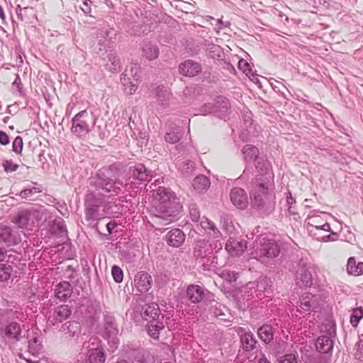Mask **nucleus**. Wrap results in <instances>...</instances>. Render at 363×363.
<instances>
[{"label": "nucleus", "instance_id": "nucleus-1", "mask_svg": "<svg viewBox=\"0 0 363 363\" xmlns=\"http://www.w3.org/2000/svg\"><path fill=\"white\" fill-rule=\"evenodd\" d=\"M104 169L107 172L108 175L102 171L96 173L95 176L89 179L90 186L101 189V191L113 196L123 193L127 184L119 178L123 172V166L120 163H113Z\"/></svg>", "mask_w": 363, "mask_h": 363}, {"label": "nucleus", "instance_id": "nucleus-2", "mask_svg": "<svg viewBox=\"0 0 363 363\" xmlns=\"http://www.w3.org/2000/svg\"><path fill=\"white\" fill-rule=\"evenodd\" d=\"M154 216L162 225L172 222L182 208L169 188L160 186L154 194Z\"/></svg>", "mask_w": 363, "mask_h": 363}, {"label": "nucleus", "instance_id": "nucleus-3", "mask_svg": "<svg viewBox=\"0 0 363 363\" xmlns=\"http://www.w3.org/2000/svg\"><path fill=\"white\" fill-rule=\"evenodd\" d=\"M250 195L252 207L262 216H266L274 212L276 206L274 184L271 178L260 183H250Z\"/></svg>", "mask_w": 363, "mask_h": 363}, {"label": "nucleus", "instance_id": "nucleus-4", "mask_svg": "<svg viewBox=\"0 0 363 363\" xmlns=\"http://www.w3.org/2000/svg\"><path fill=\"white\" fill-rule=\"evenodd\" d=\"M318 211H311L308 216V230L315 237V238L321 242L335 241L337 239V234L331 231V228L328 222L322 223V218L317 213Z\"/></svg>", "mask_w": 363, "mask_h": 363}, {"label": "nucleus", "instance_id": "nucleus-5", "mask_svg": "<svg viewBox=\"0 0 363 363\" xmlns=\"http://www.w3.org/2000/svg\"><path fill=\"white\" fill-rule=\"evenodd\" d=\"M96 118L91 112L83 110L77 113L72 120V133L77 137L84 138L94 128Z\"/></svg>", "mask_w": 363, "mask_h": 363}, {"label": "nucleus", "instance_id": "nucleus-6", "mask_svg": "<svg viewBox=\"0 0 363 363\" xmlns=\"http://www.w3.org/2000/svg\"><path fill=\"white\" fill-rule=\"evenodd\" d=\"M194 257L201 263L204 270H212L216 268L218 257L211 255L208 248V242L205 239H199L195 241L194 250Z\"/></svg>", "mask_w": 363, "mask_h": 363}, {"label": "nucleus", "instance_id": "nucleus-7", "mask_svg": "<svg viewBox=\"0 0 363 363\" xmlns=\"http://www.w3.org/2000/svg\"><path fill=\"white\" fill-rule=\"evenodd\" d=\"M113 30L108 28H100L94 30L91 33L93 35L91 48L96 53L106 52L108 48H112L114 42L112 40V33Z\"/></svg>", "mask_w": 363, "mask_h": 363}, {"label": "nucleus", "instance_id": "nucleus-8", "mask_svg": "<svg viewBox=\"0 0 363 363\" xmlns=\"http://www.w3.org/2000/svg\"><path fill=\"white\" fill-rule=\"evenodd\" d=\"M281 252L280 245L274 240L263 238L259 241V246L255 250L257 259L264 262L266 259H274Z\"/></svg>", "mask_w": 363, "mask_h": 363}, {"label": "nucleus", "instance_id": "nucleus-9", "mask_svg": "<svg viewBox=\"0 0 363 363\" xmlns=\"http://www.w3.org/2000/svg\"><path fill=\"white\" fill-rule=\"evenodd\" d=\"M311 264L303 258L294 266L295 282L300 288H307L313 284V275L311 274Z\"/></svg>", "mask_w": 363, "mask_h": 363}, {"label": "nucleus", "instance_id": "nucleus-10", "mask_svg": "<svg viewBox=\"0 0 363 363\" xmlns=\"http://www.w3.org/2000/svg\"><path fill=\"white\" fill-rule=\"evenodd\" d=\"M118 335V329L115 319L111 316H107L105 319L102 336L106 340H107L112 351H114L118 348L119 344Z\"/></svg>", "mask_w": 363, "mask_h": 363}, {"label": "nucleus", "instance_id": "nucleus-11", "mask_svg": "<svg viewBox=\"0 0 363 363\" xmlns=\"http://www.w3.org/2000/svg\"><path fill=\"white\" fill-rule=\"evenodd\" d=\"M255 167L259 174L253 178L250 183L258 184L260 182L263 183L264 180L268 179L269 177L272 179V184H274V176L271 169V164L267 159L259 157L258 160H256Z\"/></svg>", "mask_w": 363, "mask_h": 363}, {"label": "nucleus", "instance_id": "nucleus-12", "mask_svg": "<svg viewBox=\"0 0 363 363\" xmlns=\"http://www.w3.org/2000/svg\"><path fill=\"white\" fill-rule=\"evenodd\" d=\"M208 291L203 287L196 285H189L186 291V297L191 303L198 304L201 303L208 295Z\"/></svg>", "mask_w": 363, "mask_h": 363}, {"label": "nucleus", "instance_id": "nucleus-13", "mask_svg": "<svg viewBox=\"0 0 363 363\" xmlns=\"http://www.w3.org/2000/svg\"><path fill=\"white\" fill-rule=\"evenodd\" d=\"M154 94L155 99L154 103L157 109H164L169 106L171 93L167 87L164 85L157 86L154 91Z\"/></svg>", "mask_w": 363, "mask_h": 363}, {"label": "nucleus", "instance_id": "nucleus-14", "mask_svg": "<svg viewBox=\"0 0 363 363\" xmlns=\"http://www.w3.org/2000/svg\"><path fill=\"white\" fill-rule=\"evenodd\" d=\"M299 302L300 312L310 313L315 311L319 306L318 297L311 293L303 294L299 298Z\"/></svg>", "mask_w": 363, "mask_h": 363}, {"label": "nucleus", "instance_id": "nucleus-15", "mask_svg": "<svg viewBox=\"0 0 363 363\" xmlns=\"http://www.w3.org/2000/svg\"><path fill=\"white\" fill-rule=\"evenodd\" d=\"M230 198L233 204L239 209H245L248 206L247 194L242 188H233L230 191Z\"/></svg>", "mask_w": 363, "mask_h": 363}, {"label": "nucleus", "instance_id": "nucleus-16", "mask_svg": "<svg viewBox=\"0 0 363 363\" xmlns=\"http://www.w3.org/2000/svg\"><path fill=\"white\" fill-rule=\"evenodd\" d=\"M152 280L151 276L146 272H138L134 278V285L138 291L146 293L151 288Z\"/></svg>", "mask_w": 363, "mask_h": 363}, {"label": "nucleus", "instance_id": "nucleus-17", "mask_svg": "<svg viewBox=\"0 0 363 363\" xmlns=\"http://www.w3.org/2000/svg\"><path fill=\"white\" fill-rule=\"evenodd\" d=\"M245 289L254 290L257 299H261L262 296H268L272 292L271 286H269L265 279H261L257 283L255 281L247 283L245 285Z\"/></svg>", "mask_w": 363, "mask_h": 363}, {"label": "nucleus", "instance_id": "nucleus-18", "mask_svg": "<svg viewBox=\"0 0 363 363\" xmlns=\"http://www.w3.org/2000/svg\"><path fill=\"white\" fill-rule=\"evenodd\" d=\"M72 313L70 307L68 305H61L55 308L54 311L48 318V322L52 325L62 323L68 318Z\"/></svg>", "mask_w": 363, "mask_h": 363}, {"label": "nucleus", "instance_id": "nucleus-19", "mask_svg": "<svg viewBox=\"0 0 363 363\" xmlns=\"http://www.w3.org/2000/svg\"><path fill=\"white\" fill-rule=\"evenodd\" d=\"M130 172L132 173L134 179L141 182L150 181L152 177V171L148 169L141 163L130 167Z\"/></svg>", "mask_w": 363, "mask_h": 363}, {"label": "nucleus", "instance_id": "nucleus-20", "mask_svg": "<svg viewBox=\"0 0 363 363\" xmlns=\"http://www.w3.org/2000/svg\"><path fill=\"white\" fill-rule=\"evenodd\" d=\"M21 241L20 238L13 233L11 228L7 225H0V243H6L7 245H14Z\"/></svg>", "mask_w": 363, "mask_h": 363}, {"label": "nucleus", "instance_id": "nucleus-21", "mask_svg": "<svg viewBox=\"0 0 363 363\" xmlns=\"http://www.w3.org/2000/svg\"><path fill=\"white\" fill-rule=\"evenodd\" d=\"M179 72L186 77H194L201 72V67L199 63L191 60H187L179 65Z\"/></svg>", "mask_w": 363, "mask_h": 363}, {"label": "nucleus", "instance_id": "nucleus-22", "mask_svg": "<svg viewBox=\"0 0 363 363\" xmlns=\"http://www.w3.org/2000/svg\"><path fill=\"white\" fill-rule=\"evenodd\" d=\"M186 236L184 232L179 228L169 230L166 235V241L169 246L179 247L184 242Z\"/></svg>", "mask_w": 363, "mask_h": 363}, {"label": "nucleus", "instance_id": "nucleus-23", "mask_svg": "<svg viewBox=\"0 0 363 363\" xmlns=\"http://www.w3.org/2000/svg\"><path fill=\"white\" fill-rule=\"evenodd\" d=\"M141 315L148 322L158 320L160 315L159 306L155 303L145 304L142 308Z\"/></svg>", "mask_w": 363, "mask_h": 363}, {"label": "nucleus", "instance_id": "nucleus-24", "mask_svg": "<svg viewBox=\"0 0 363 363\" xmlns=\"http://www.w3.org/2000/svg\"><path fill=\"white\" fill-rule=\"evenodd\" d=\"M21 331V325L16 321H11L5 327L4 333L7 339L18 342L22 337Z\"/></svg>", "mask_w": 363, "mask_h": 363}, {"label": "nucleus", "instance_id": "nucleus-25", "mask_svg": "<svg viewBox=\"0 0 363 363\" xmlns=\"http://www.w3.org/2000/svg\"><path fill=\"white\" fill-rule=\"evenodd\" d=\"M50 233L53 235L61 238V241L62 242H65V240L68 238V232L65 223V220L61 218L55 219L52 221V224L50 226Z\"/></svg>", "mask_w": 363, "mask_h": 363}, {"label": "nucleus", "instance_id": "nucleus-26", "mask_svg": "<svg viewBox=\"0 0 363 363\" xmlns=\"http://www.w3.org/2000/svg\"><path fill=\"white\" fill-rule=\"evenodd\" d=\"M72 292L73 288L70 283L62 281L55 286V296L57 299L65 301L72 296Z\"/></svg>", "mask_w": 363, "mask_h": 363}, {"label": "nucleus", "instance_id": "nucleus-27", "mask_svg": "<svg viewBox=\"0 0 363 363\" xmlns=\"http://www.w3.org/2000/svg\"><path fill=\"white\" fill-rule=\"evenodd\" d=\"M94 189V190L88 189L85 196L84 204L102 206L104 202L105 195L100 192L101 189Z\"/></svg>", "mask_w": 363, "mask_h": 363}, {"label": "nucleus", "instance_id": "nucleus-28", "mask_svg": "<svg viewBox=\"0 0 363 363\" xmlns=\"http://www.w3.org/2000/svg\"><path fill=\"white\" fill-rule=\"evenodd\" d=\"M106 359L105 351L102 347L91 348L86 357L85 363H104Z\"/></svg>", "mask_w": 363, "mask_h": 363}, {"label": "nucleus", "instance_id": "nucleus-29", "mask_svg": "<svg viewBox=\"0 0 363 363\" xmlns=\"http://www.w3.org/2000/svg\"><path fill=\"white\" fill-rule=\"evenodd\" d=\"M247 249L245 240H229L225 245V250L232 256H239Z\"/></svg>", "mask_w": 363, "mask_h": 363}, {"label": "nucleus", "instance_id": "nucleus-30", "mask_svg": "<svg viewBox=\"0 0 363 363\" xmlns=\"http://www.w3.org/2000/svg\"><path fill=\"white\" fill-rule=\"evenodd\" d=\"M333 341L329 335H322L315 342L316 350L318 352L328 354L333 350Z\"/></svg>", "mask_w": 363, "mask_h": 363}, {"label": "nucleus", "instance_id": "nucleus-31", "mask_svg": "<svg viewBox=\"0 0 363 363\" xmlns=\"http://www.w3.org/2000/svg\"><path fill=\"white\" fill-rule=\"evenodd\" d=\"M200 225L203 229L205 233L214 238H218L222 235L216 225L205 216L201 218Z\"/></svg>", "mask_w": 363, "mask_h": 363}, {"label": "nucleus", "instance_id": "nucleus-32", "mask_svg": "<svg viewBox=\"0 0 363 363\" xmlns=\"http://www.w3.org/2000/svg\"><path fill=\"white\" fill-rule=\"evenodd\" d=\"M242 349L245 352H251L256 348L257 340L251 332H246L240 335Z\"/></svg>", "mask_w": 363, "mask_h": 363}, {"label": "nucleus", "instance_id": "nucleus-33", "mask_svg": "<svg viewBox=\"0 0 363 363\" xmlns=\"http://www.w3.org/2000/svg\"><path fill=\"white\" fill-rule=\"evenodd\" d=\"M99 206L84 204L85 219L89 225L101 219Z\"/></svg>", "mask_w": 363, "mask_h": 363}, {"label": "nucleus", "instance_id": "nucleus-34", "mask_svg": "<svg viewBox=\"0 0 363 363\" xmlns=\"http://www.w3.org/2000/svg\"><path fill=\"white\" fill-rule=\"evenodd\" d=\"M242 153L244 155V160L246 162L254 161L259 158V150L253 145H245L242 148Z\"/></svg>", "mask_w": 363, "mask_h": 363}, {"label": "nucleus", "instance_id": "nucleus-35", "mask_svg": "<svg viewBox=\"0 0 363 363\" xmlns=\"http://www.w3.org/2000/svg\"><path fill=\"white\" fill-rule=\"evenodd\" d=\"M216 113H218V116L221 118H224L228 111L230 110V103L227 98L220 96H218L215 102Z\"/></svg>", "mask_w": 363, "mask_h": 363}, {"label": "nucleus", "instance_id": "nucleus-36", "mask_svg": "<svg viewBox=\"0 0 363 363\" xmlns=\"http://www.w3.org/2000/svg\"><path fill=\"white\" fill-rule=\"evenodd\" d=\"M259 339L265 344H269L274 337L273 328L271 325L264 324L257 330Z\"/></svg>", "mask_w": 363, "mask_h": 363}, {"label": "nucleus", "instance_id": "nucleus-37", "mask_svg": "<svg viewBox=\"0 0 363 363\" xmlns=\"http://www.w3.org/2000/svg\"><path fill=\"white\" fill-rule=\"evenodd\" d=\"M159 48L152 43H146L142 48V55L148 60H153L159 56Z\"/></svg>", "mask_w": 363, "mask_h": 363}, {"label": "nucleus", "instance_id": "nucleus-38", "mask_svg": "<svg viewBox=\"0 0 363 363\" xmlns=\"http://www.w3.org/2000/svg\"><path fill=\"white\" fill-rule=\"evenodd\" d=\"M347 271L349 274L359 276L363 274V262H357L354 257H350L347 260Z\"/></svg>", "mask_w": 363, "mask_h": 363}, {"label": "nucleus", "instance_id": "nucleus-39", "mask_svg": "<svg viewBox=\"0 0 363 363\" xmlns=\"http://www.w3.org/2000/svg\"><path fill=\"white\" fill-rule=\"evenodd\" d=\"M210 184L209 179L203 174L196 177L192 183L194 189L199 192L206 191L209 188Z\"/></svg>", "mask_w": 363, "mask_h": 363}, {"label": "nucleus", "instance_id": "nucleus-40", "mask_svg": "<svg viewBox=\"0 0 363 363\" xmlns=\"http://www.w3.org/2000/svg\"><path fill=\"white\" fill-rule=\"evenodd\" d=\"M107 62L105 65L107 69L112 72L121 71V63L115 52H110L106 56Z\"/></svg>", "mask_w": 363, "mask_h": 363}, {"label": "nucleus", "instance_id": "nucleus-41", "mask_svg": "<svg viewBox=\"0 0 363 363\" xmlns=\"http://www.w3.org/2000/svg\"><path fill=\"white\" fill-rule=\"evenodd\" d=\"M182 135L183 133L181 128L177 127L168 130L164 135V140L167 143L174 144L179 142Z\"/></svg>", "mask_w": 363, "mask_h": 363}, {"label": "nucleus", "instance_id": "nucleus-42", "mask_svg": "<svg viewBox=\"0 0 363 363\" xmlns=\"http://www.w3.org/2000/svg\"><path fill=\"white\" fill-rule=\"evenodd\" d=\"M150 323L147 326V333L151 337L157 339L159 337L160 331L164 328L163 323L159 320Z\"/></svg>", "mask_w": 363, "mask_h": 363}, {"label": "nucleus", "instance_id": "nucleus-43", "mask_svg": "<svg viewBox=\"0 0 363 363\" xmlns=\"http://www.w3.org/2000/svg\"><path fill=\"white\" fill-rule=\"evenodd\" d=\"M60 330L66 334H69L70 337H74L79 333V323L68 321L62 325Z\"/></svg>", "mask_w": 363, "mask_h": 363}, {"label": "nucleus", "instance_id": "nucleus-44", "mask_svg": "<svg viewBox=\"0 0 363 363\" xmlns=\"http://www.w3.org/2000/svg\"><path fill=\"white\" fill-rule=\"evenodd\" d=\"M179 169L184 177H189L194 172L195 164L191 160L184 161L179 163Z\"/></svg>", "mask_w": 363, "mask_h": 363}, {"label": "nucleus", "instance_id": "nucleus-45", "mask_svg": "<svg viewBox=\"0 0 363 363\" xmlns=\"http://www.w3.org/2000/svg\"><path fill=\"white\" fill-rule=\"evenodd\" d=\"M30 214L27 211L20 212L14 218L13 222L16 223L19 228H26L28 227L30 220Z\"/></svg>", "mask_w": 363, "mask_h": 363}, {"label": "nucleus", "instance_id": "nucleus-46", "mask_svg": "<svg viewBox=\"0 0 363 363\" xmlns=\"http://www.w3.org/2000/svg\"><path fill=\"white\" fill-rule=\"evenodd\" d=\"M41 350V343L37 337L28 341V350L33 355H37Z\"/></svg>", "mask_w": 363, "mask_h": 363}, {"label": "nucleus", "instance_id": "nucleus-47", "mask_svg": "<svg viewBox=\"0 0 363 363\" xmlns=\"http://www.w3.org/2000/svg\"><path fill=\"white\" fill-rule=\"evenodd\" d=\"M12 268L6 264H0V281H6L11 277Z\"/></svg>", "mask_w": 363, "mask_h": 363}, {"label": "nucleus", "instance_id": "nucleus-48", "mask_svg": "<svg viewBox=\"0 0 363 363\" xmlns=\"http://www.w3.org/2000/svg\"><path fill=\"white\" fill-rule=\"evenodd\" d=\"M363 318V309L362 307L356 308L353 310L350 316V323L352 326L358 325L360 320Z\"/></svg>", "mask_w": 363, "mask_h": 363}, {"label": "nucleus", "instance_id": "nucleus-49", "mask_svg": "<svg viewBox=\"0 0 363 363\" xmlns=\"http://www.w3.org/2000/svg\"><path fill=\"white\" fill-rule=\"evenodd\" d=\"M111 274L113 280L116 283L122 282L123 279V272L120 267L113 265L111 269Z\"/></svg>", "mask_w": 363, "mask_h": 363}, {"label": "nucleus", "instance_id": "nucleus-50", "mask_svg": "<svg viewBox=\"0 0 363 363\" xmlns=\"http://www.w3.org/2000/svg\"><path fill=\"white\" fill-rule=\"evenodd\" d=\"M4 170L6 173L16 172L18 168V164L14 163L11 160H6L2 162Z\"/></svg>", "mask_w": 363, "mask_h": 363}, {"label": "nucleus", "instance_id": "nucleus-51", "mask_svg": "<svg viewBox=\"0 0 363 363\" xmlns=\"http://www.w3.org/2000/svg\"><path fill=\"white\" fill-rule=\"evenodd\" d=\"M189 215L193 222L197 223L201 220L200 211L195 204L190 206Z\"/></svg>", "mask_w": 363, "mask_h": 363}, {"label": "nucleus", "instance_id": "nucleus-52", "mask_svg": "<svg viewBox=\"0 0 363 363\" xmlns=\"http://www.w3.org/2000/svg\"><path fill=\"white\" fill-rule=\"evenodd\" d=\"M240 292L242 293L243 299H246L247 301L251 300L252 301H255L256 299H257L256 296V292H254V290H246L245 286L242 287Z\"/></svg>", "mask_w": 363, "mask_h": 363}, {"label": "nucleus", "instance_id": "nucleus-53", "mask_svg": "<svg viewBox=\"0 0 363 363\" xmlns=\"http://www.w3.org/2000/svg\"><path fill=\"white\" fill-rule=\"evenodd\" d=\"M222 278L228 282H233L237 280L238 274L233 271L224 270L221 274Z\"/></svg>", "mask_w": 363, "mask_h": 363}, {"label": "nucleus", "instance_id": "nucleus-54", "mask_svg": "<svg viewBox=\"0 0 363 363\" xmlns=\"http://www.w3.org/2000/svg\"><path fill=\"white\" fill-rule=\"evenodd\" d=\"M23 143L21 137H16L12 143V150L17 154H21L23 150Z\"/></svg>", "mask_w": 363, "mask_h": 363}, {"label": "nucleus", "instance_id": "nucleus-55", "mask_svg": "<svg viewBox=\"0 0 363 363\" xmlns=\"http://www.w3.org/2000/svg\"><path fill=\"white\" fill-rule=\"evenodd\" d=\"M200 111L201 114L207 115L211 113L217 112V110H216L215 104L207 103L201 107Z\"/></svg>", "mask_w": 363, "mask_h": 363}, {"label": "nucleus", "instance_id": "nucleus-56", "mask_svg": "<svg viewBox=\"0 0 363 363\" xmlns=\"http://www.w3.org/2000/svg\"><path fill=\"white\" fill-rule=\"evenodd\" d=\"M222 244L219 240H213L211 242H208V248L211 253V255H215L214 253H216L218 250L222 249Z\"/></svg>", "mask_w": 363, "mask_h": 363}, {"label": "nucleus", "instance_id": "nucleus-57", "mask_svg": "<svg viewBox=\"0 0 363 363\" xmlns=\"http://www.w3.org/2000/svg\"><path fill=\"white\" fill-rule=\"evenodd\" d=\"M286 203H287V205L289 206V212L291 213V214H295L296 212H295V207H294V204L296 203V201L295 199L292 197V195L290 192H289L287 196H286Z\"/></svg>", "mask_w": 363, "mask_h": 363}, {"label": "nucleus", "instance_id": "nucleus-58", "mask_svg": "<svg viewBox=\"0 0 363 363\" xmlns=\"http://www.w3.org/2000/svg\"><path fill=\"white\" fill-rule=\"evenodd\" d=\"M238 68L246 74H247L251 71L250 65L244 59H241L239 60Z\"/></svg>", "mask_w": 363, "mask_h": 363}, {"label": "nucleus", "instance_id": "nucleus-59", "mask_svg": "<svg viewBox=\"0 0 363 363\" xmlns=\"http://www.w3.org/2000/svg\"><path fill=\"white\" fill-rule=\"evenodd\" d=\"M40 190L36 187H33L31 189H26L21 191L20 196L23 199H26V198L30 196L33 194L40 192Z\"/></svg>", "mask_w": 363, "mask_h": 363}, {"label": "nucleus", "instance_id": "nucleus-60", "mask_svg": "<svg viewBox=\"0 0 363 363\" xmlns=\"http://www.w3.org/2000/svg\"><path fill=\"white\" fill-rule=\"evenodd\" d=\"M279 363H296V358L293 354H287L281 357Z\"/></svg>", "mask_w": 363, "mask_h": 363}, {"label": "nucleus", "instance_id": "nucleus-61", "mask_svg": "<svg viewBox=\"0 0 363 363\" xmlns=\"http://www.w3.org/2000/svg\"><path fill=\"white\" fill-rule=\"evenodd\" d=\"M10 143V138L7 133L3 130H0V144L6 145Z\"/></svg>", "mask_w": 363, "mask_h": 363}, {"label": "nucleus", "instance_id": "nucleus-62", "mask_svg": "<svg viewBox=\"0 0 363 363\" xmlns=\"http://www.w3.org/2000/svg\"><path fill=\"white\" fill-rule=\"evenodd\" d=\"M82 6L81 7L82 10L83 11V12L85 13V14H89V13H91V6H90V4H91V1L90 0H82Z\"/></svg>", "mask_w": 363, "mask_h": 363}, {"label": "nucleus", "instance_id": "nucleus-63", "mask_svg": "<svg viewBox=\"0 0 363 363\" xmlns=\"http://www.w3.org/2000/svg\"><path fill=\"white\" fill-rule=\"evenodd\" d=\"M313 363H330V358H328V357L319 354L318 356L314 358Z\"/></svg>", "mask_w": 363, "mask_h": 363}, {"label": "nucleus", "instance_id": "nucleus-64", "mask_svg": "<svg viewBox=\"0 0 363 363\" xmlns=\"http://www.w3.org/2000/svg\"><path fill=\"white\" fill-rule=\"evenodd\" d=\"M38 162L41 163L42 167L45 168V164H47V159L45 157V150H41L40 152L38 155Z\"/></svg>", "mask_w": 363, "mask_h": 363}]
</instances>
